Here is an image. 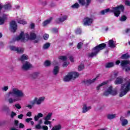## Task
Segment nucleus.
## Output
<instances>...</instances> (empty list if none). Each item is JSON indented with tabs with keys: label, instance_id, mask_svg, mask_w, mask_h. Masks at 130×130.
<instances>
[{
	"label": "nucleus",
	"instance_id": "36",
	"mask_svg": "<svg viewBox=\"0 0 130 130\" xmlns=\"http://www.w3.org/2000/svg\"><path fill=\"white\" fill-rule=\"evenodd\" d=\"M59 59H61V60H62L63 61H67V57L66 56H59L58 57Z\"/></svg>",
	"mask_w": 130,
	"mask_h": 130
},
{
	"label": "nucleus",
	"instance_id": "26",
	"mask_svg": "<svg viewBox=\"0 0 130 130\" xmlns=\"http://www.w3.org/2000/svg\"><path fill=\"white\" fill-rule=\"evenodd\" d=\"M51 116H52V113L49 112L48 113V114L46 115V117H44V120H50L51 118Z\"/></svg>",
	"mask_w": 130,
	"mask_h": 130
},
{
	"label": "nucleus",
	"instance_id": "44",
	"mask_svg": "<svg viewBox=\"0 0 130 130\" xmlns=\"http://www.w3.org/2000/svg\"><path fill=\"white\" fill-rule=\"evenodd\" d=\"M36 129H41L42 128L41 125L40 124H38L35 126Z\"/></svg>",
	"mask_w": 130,
	"mask_h": 130
},
{
	"label": "nucleus",
	"instance_id": "60",
	"mask_svg": "<svg viewBox=\"0 0 130 130\" xmlns=\"http://www.w3.org/2000/svg\"><path fill=\"white\" fill-rule=\"evenodd\" d=\"M31 120H32V118H26V119H25L26 122H27V123L30 122V121H31Z\"/></svg>",
	"mask_w": 130,
	"mask_h": 130
},
{
	"label": "nucleus",
	"instance_id": "15",
	"mask_svg": "<svg viewBox=\"0 0 130 130\" xmlns=\"http://www.w3.org/2000/svg\"><path fill=\"white\" fill-rule=\"evenodd\" d=\"M91 108L92 107H91L90 106L88 107L87 106V104H85L83 105L82 112V113H86V112H88V111H89V110H90V109H91Z\"/></svg>",
	"mask_w": 130,
	"mask_h": 130
},
{
	"label": "nucleus",
	"instance_id": "58",
	"mask_svg": "<svg viewBox=\"0 0 130 130\" xmlns=\"http://www.w3.org/2000/svg\"><path fill=\"white\" fill-rule=\"evenodd\" d=\"M52 31L53 33H57L58 30L57 28H54L52 29Z\"/></svg>",
	"mask_w": 130,
	"mask_h": 130
},
{
	"label": "nucleus",
	"instance_id": "21",
	"mask_svg": "<svg viewBox=\"0 0 130 130\" xmlns=\"http://www.w3.org/2000/svg\"><path fill=\"white\" fill-rule=\"evenodd\" d=\"M120 120L121 122L122 126H125L128 123V121L126 119H124L123 117H121Z\"/></svg>",
	"mask_w": 130,
	"mask_h": 130
},
{
	"label": "nucleus",
	"instance_id": "28",
	"mask_svg": "<svg viewBox=\"0 0 130 130\" xmlns=\"http://www.w3.org/2000/svg\"><path fill=\"white\" fill-rule=\"evenodd\" d=\"M114 66V63L113 62H109L107 63L105 65V68L106 69H109L110 68H112Z\"/></svg>",
	"mask_w": 130,
	"mask_h": 130
},
{
	"label": "nucleus",
	"instance_id": "1",
	"mask_svg": "<svg viewBox=\"0 0 130 130\" xmlns=\"http://www.w3.org/2000/svg\"><path fill=\"white\" fill-rule=\"evenodd\" d=\"M8 96L10 98L8 99V102L10 104L16 102V101H21V98L25 97V94L23 91L17 88H13L11 91L8 93Z\"/></svg>",
	"mask_w": 130,
	"mask_h": 130
},
{
	"label": "nucleus",
	"instance_id": "23",
	"mask_svg": "<svg viewBox=\"0 0 130 130\" xmlns=\"http://www.w3.org/2000/svg\"><path fill=\"white\" fill-rule=\"evenodd\" d=\"M62 128V126H61V124H59L56 125H54L51 130H60Z\"/></svg>",
	"mask_w": 130,
	"mask_h": 130
},
{
	"label": "nucleus",
	"instance_id": "41",
	"mask_svg": "<svg viewBox=\"0 0 130 130\" xmlns=\"http://www.w3.org/2000/svg\"><path fill=\"white\" fill-rule=\"evenodd\" d=\"M30 105L33 107L34 105H36V102L35 101V99H34L33 101L30 102Z\"/></svg>",
	"mask_w": 130,
	"mask_h": 130
},
{
	"label": "nucleus",
	"instance_id": "62",
	"mask_svg": "<svg viewBox=\"0 0 130 130\" xmlns=\"http://www.w3.org/2000/svg\"><path fill=\"white\" fill-rule=\"evenodd\" d=\"M70 59L71 60V61H72V62H74V61H75V59L74 58V57L71 56L70 57Z\"/></svg>",
	"mask_w": 130,
	"mask_h": 130
},
{
	"label": "nucleus",
	"instance_id": "9",
	"mask_svg": "<svg viewBox=\"0 0 130 130\" xmlns=\"http://www.w3.org/2000/svg\"><path fill=\"white\" fill-rule=\"evenodd\" d=\"M104 96H108V95L116 96V95H117V91L116 90H112V86H110L107 91L104 93Z\"/></svg>",
	"mask_w": 130,
	"mask_h": 130
},
{
	"label": "nucleus",
	"instance_id": "25",
	"mask_svg": "<svg viewBox=\"0 0 130 130\" xmlns=\"http://www.w3.org/2000/svg\"><path fill=\"white\" fill-rule=\"evenodd\" d=\"M28 58V55L26 54H23L19 58V60H21V61H24V60H27Z\"/></svg>",
	"mask_w": 130,
	"mask_h": 130
},
{
	"label": "nucleus",
	"instance_id": "19",
	"mask_svg": "<svg viewBox=\"0 0 130 130\" xmlns=\"http://www.w3.org/2000/svg\"><path fill=\"white\" fill-rule=\"evenodd\" d=\"M68 19V16L64 15L62 17H60L56 20L57 23H62Z\"/></svg>",
	"mask_w": 130,
	"mask_h": 130
},
{
	"label": "nucleus",
	"instance_id": "34",
	"mask_svg": "<svg viewBox=\"0 0 130 130\" xmlns=\"http://www.w3.org/2000/svg\"><path fill=\"white\" fill-rule=\"evenodd\" d=\"M30 39L31 40H35V39H36V34L35 33H31L30 35Z\"/></svg>",
	"mask_w": 130,
	"mask_h": 130
},
{
	"label": "nucleus",
	"instance_id": "51",
	"mask_svg": "<svg viewBox=\"0 0 130 130\" xmlns=\"http://www.w3.org/2000/svg\"><path fill=\"white\" fill-rule=\"evenodd\" d=\"M2 109L4 111H6V110H8L9 109V107H8L7 106H3Z\"/></svg>",
	"mask_w": 130,
	"mask_h": 130
},
{
	"label": "nucleus",
	"instance_id": "6",
	"mask_svg": "<svg viewBox=\"0 0 130 130\" xmlns=\"http://www.w3.org/2000/svg\"><path fill=\"white\" fill-rule=\"evenodd\" d=\"M120 66L123 70H125V72H128L130 70V60H123L120 62Z\"/></svg>",
	"mask_w": 130,
	"mask_h": 130
},
{
	"label": "nucleus",
	"instance_id": "33",
	"mask_svg": "<svg viewBox=\"0 0 130 130\" xmlns=\"http://www.w3.org/2000/svg\"><path fill=\"white\" fill-rule=\"evenodd\" d=\"M116 116L115 114H109L107 116L108 119H113V118H115Z\"/></svg>",
	"mask_w": 130,
	"mask_h": 130
},
{
	"label": "nucleus",
	"instance_id": "32",
	"mask_svg": "<svg viewBox=\"0 0 130 130\" xmlns=\"http://www.w3.org/2000/svg\"><path fill=\"white\" fill-rule=\"evenodd\" d=\"M72 9H79L80 8V5L76 3L71 6Z\"/></svg>",
	"mask_w": 130,
	"mask_h": 130
},
{
	"label": "nucleus",
	"instance_id": "3",
	"mask_svg": "<svg viewBox=\"0 0 130 130\" xmlns=\"http://www.w3.org/2000/svg\"><path fill=\"white\" fill-rule=\"evenodd\" d=\"M106 47V44L105 43L101 44L92 49V51L91 53H88L87 54L88 57H93V56H96L100 51L103 50Z\"/></svg>",
	"mask_w": 130,
	"mask_h": 130
},
{
	"label": "nucleus",
	"instance_id": "5",
	"mask_svg": "<svg viewBox=\"0 0 130 130\" xmlns=\"http://www.w3.org/2000/svg\"><path fill=\"white\" fill-rule=\"evenodd\" d=\"M79 77V74L77 72H71L65 76L63 79L64 82H70L71 80H75Z\"/></svg>",
	"mask_w": 130,
	"mask_h": 130
},
{
	"label": "nucleus",
	"instance_id": "7",
	"mask_svg": "<svg viewBox=\"0 0 130 130\" xmlns=\"http://www.w3.org/2000/svg\"><path fill=\"white\" fill-rule=\"evenodd\" d=\"M16 39L17 41L20 40L22 42H26L29 40V35L27 34H24V32H21L19 36L16 37Z\"/></svg>",
	"mask_w": 130,
	"mask_h": 130
},
{
	"label": "nucleus",
	"instance_id": "24",
	"mask_svg": "<svg viewBox=\"0 0 130 130\" xmlns=\"http://www.w3.org/2000/svg\"><path fill=\"white\" fill-rule=\"evenodd\" d=\"M40 117H43V114L41 113H39L37 115H35L34 117V119L35 121H38V120Z\"/></svg>",
	"mask_w": 130,
	"mask_h": 130
},
{
	"label": "nucleus",
	"instance_id": "59",
	"mask_svg": "<svg viewBox=\"0 0 130 130\" xmlns=\"http://www.w3.org/2000/svg\"><path fill=\"white\" fill-rule=\"evenodd\" d=\"M26 116H28L29 117L32 116V112H28L26 114Z\"/></svg>",
	"mask_w": 130,
	"mask_h": 130
},
{
	"label": "nucleus",
	"instance_id": "39",
	"mask_svg": "<svg viewBox=\"0 0 130 130\" xmlns=\"http://www.w3.org/2000/svg\"><path fill=\"white\" fill-rule=\"evenodd\" d=\"M108 12H109V9H106L105 10L102 11L101 14L102 15H105V14L108 13Z\"/></svg>",
	"mask_w": 130,
	"mask_h": 130
},
{
	"label": "nucleus",
	"instance_id": "30",
	"mask_svg": "<svg viewBox=\"0 0 130 130\" xmlns=\"http://www.w3.org/2000/svg\"><path fill=\"white\" fill-rule=\"evenodd\" d=\"M50 47V43H46L45 44H44L43 46V49H48Z\"/></svg>",
	"mask_w": 130,
	"mask_h": 130
},
{
	"label": "nucleus",
	"instance_id": "31",
	"mask_svg": "<svg viewBox=\"0 0 130 130\" xmlns=\"http://www.w3.org/2000/svg\"><path fill=\"white\" fill-rule=\"evenodd\" d=\"M106 84H107V82H104L101 83L100 85H99L97 86L96 89L98 90H100V88H101V87H103V86H104V85H106Z\"/></svg>",
	"mask_w": 130,
	"mask_h": 130
},
{
	"label": "nucleus",
	"instance_id": "8",
	"mask_svg": "<svg viewBox=\"0 0 130 130\" xmlns=\"http://www.w3.org/2000/svg\"><path fill=\"white\" fill-rule=\"evenodd\" d=\"M9 49L12 51H15L17 53L22 54L24 53V48L21 47H16L15 46H10Z\"/></svg>",
	"mask_w": 130,
	"mask_h": 130
},
{
	"label": "nucleus",
	"instance_id": "10",
	"mask_svg": "<svg viewBox=\"0 0 130 130\" xmlns=\"http://www.w3.org/2000/svg\"><path fill=\"white\" fill-rule=\"evenodd\" d=\"M31 68L32 64L28 61L23 62L21 67V69L23 71H28V70H30Z\"/></svg>",
	"mask_w": 130,
	"mask_h": 130
},
{
	"label": "nucleus",
	"instance_id": "43",
	"mask_svg": "<svg viewBox=\"0 0 130 130\" xmlns=\"http://www.w3.org/2000/svg\"><path fill=\"white\" fill-rule=\"evenodd\" d=\"M44 124H46V125L51 124V121H49V120H45Z\"/></svg>",
	"mask_w": 130,
	"mask_h": 130
},
{
	"label": "nucleus",
	"instance_id": "52",
	"mask_svg": "<svg viewBox=\"0 0 130 130\" xmlns=\"http://www.w3.org/2000/svg\"><path fill=\"white\" fill-rule=\"evenodd\" d=\"M117 75H118V73L117 72H114L113 73L112 77H113V78L114 79V78H116V77H117Z\"/></svg>",
	"mask_w": 130,
	"mask_h": 130
},
{
	"label": "nucleus",
	"instance_id": "18",
	"mask_svg": "<svg viewBox=\"0 0 130 130\" xmlns=\"http://www.w3.org/2000/svg\"><path fill=\"white\" fill-rule=\"evenodd\" d=\"M122 83H123V78L121 77H118L117 78L115 81V84H116V85H119L120 84H122Z\"/></svg>",
	"mask_w": 130,
	"mask_h": 130
},
{
	"label": "nucleus",
	"instance_id": "27",
	"mask_svg": "<svg viewBox=\"0 0 130 130\" xmlns=\"http://www.w3.org/2000/svg\"><path fill=\"white\" fill-rule=\"evenodd\" d=\"M129 57H130L129 54H128V53H125L122 55L120 58H121V59H128Z\"/></svg>",
	"mask_w": 130,
	"mask_h": 130
},
{
	"label": "nucleus",
	"instance_id": "46",
	"mask_svg": "<svg viewBox=\"0 0 130 130\" xmlns=\"http://www.w3.org/2000/svg\"><path fill=\"white\" fill-rule=\"evenodd\" d=\"M82 46H83V43H82L81 42L78 43V45H77L78 49H81V48H82Z\"/></svg>",
	"mask_w": 130,
	"mask_h": 130
},
{
	"label": "nucleus",
	"instance_id": "47",
	"mask_svg": "<svg viewBox=\"0 0 130 130\" xmlns=\"http://www.w3.org/2000/svg\"><path fill=\"white\" fill-rule=\"evenodd\" d=\"M15 107L17 108V109H21V108H22V107L21 106V105H20V104H15Z\"/></svg>",
	"mask_w": 130,
	"mask_h": 130
},
{
	"label": "nucleus",
	"instance_id": "40",
	"mask_svg": "<svg viewBox=\"0 0 130 130\" xmlns=\"http://www.w3.org/2000/svg\"><path fill=\"white\" fill-rule=\"evenodd\" d=\"M19 24H22V25H25L26 24H27V22H26L25 20H19L18 21Z\"/></svg>",
	"mask_w": 130,
	"mask_h": 130
},
{
	"label": "nucleus",
	"instance_id": "2",
	"mask_svg": "<svg viewBox=\"0 0 130 130\" xmlns=\"http://www.w3.org/2000/svg\"><path fill=\"white\" fill-rule=\"evenodd\" d=\"M130 91V79L127 80L126 82L121 85V88L119 92V96L123 97Z\"/></svg>",
	"mask_w": 130,
	"mask_h": 130
},
{
	"label": "nucleus",
	"instance_id": "48",
	"mask_svg": "<svg viewBox=\"0 0 130 130\" xmlns=\"http://www.w3.org/2000/svg\"><path fill=\"white\" fill-rule=\"evenodd\" d=\"M16 115H17V113H15L14 112H11V118H14V117H15V116H16Z\"/></svg>",
	"mask_w": 130,
	"mask_h": 130
},
{
	"label": "nucleus",
	"instance_id": "56",
	"mask_svg": "<svg viewBox=\"0 0 130 130\" xmlns=\"http://www.w3.org/2000/svg\"><path fill=\"white\" fill-rule=\"evenodd\" d=\"M98 107L100 110H102V109H103V108L104 107V105H102L101 106L98 105Z\"/></svg>",
	"mask_w": 130,
	"mask_h": 130
},
{
	"label": "nucleus",
	"instance_id": "29",
	"mask_svg": "<svg viewBox=\"0 0 130 130\" xmlns=\"http://www.w3.org/2000/svg\"><path fill=\"white\" fill-rule=\"evenodd\" d=\"M51 20H52V18H50L47 20L45 21L43 23V26L45 27L47 25H48V24H50V22H51Z\"/></svg>",
	"mask_w": 130,
	"mask_h": 130
},
{
	"label": "nucleus",
	"instance_id": "14",
	"mask_svg": "<svg viewBox=\"0 0 130 130\" xmlns=\"http://www.w3.org/2000/svg\"><path fill=\"white\" fill-rule=\"evenodd\" d=\"M17 23H16L15 21H12L10 23V29L12 32H16L17 30Z\"/></svg>",
	"mask_w": 130,
	"mask_h": 130
},
{
	"label": "nucleus",
	"instance_id": "20",
	"mask_svg": "<svg viewBox=\"0 0 130 130\" xmlns=\"http://www.w3.org/2000/svg\"><path fill=\"white\" fill-rule=\"evenodd\" d=\"M58 73H59V67L55 66L52 71L53 75L54 76H57Z\"/></svg>",
	"mask_w": 130,
	"mask_h": 130
},
{
	"label": "nucleus",
	"instance_id": "57",
	"mask_svg": "<svg viewBox=\"0 0 130 130\" xmlns=\"http://www.w3.org/2000/svg\"><path fill=\"white\" fill-rule=\"evenodd\" d=\"M63 68H67V67H68V66H69V63H68V62H64L63 63Z\"/></svg>",
	"mask_w": 130,
	"mask_h": 130
},
{
	"label": "nucleus",
	"instance_id": "11",
	"mask_svg": "<svg viewBox=\"0 0 130 130\" xmlns=\"http://www.w3.org/2000/svg\"><path fill=\"white\" fill-rule=\"evenodd\" d=\"M35 100L36 101V105L40 106L41 104H42L45 100V97L41 96L40 98H35Z\"/></svg>",
	"mask_w": 130,
	"mask_h": 130
},
{
	"label": "nucleus",
	"instance_id": "63",
	"mask_svg": "<svg viewBox=\"0 0 130 130\" xmlns=\"http://www.w3.org/2000/svg\"><path fill=\"white\" fill-rule=\"evenodd\" d=\"M24 126H25V125H24V124H23V123H20L19 124V127H20V128H23V127H24Z\"/></svg>",
	"mask_w": 130,
	"mask_h": 130
},
{
	"label": "nucleus",
	"instance_id": "45",
	"mask_svg": "<svg viewBox=\"0 0 130 130\" xmlns=\"http://www.w3.org/2000/svg\"><path fill=\"white\" fill-rule=\"evenodd\" d=\"M82 33V30L80 28H78L76 30V34H81Z\"/></svg>",
	"mask_w": 130,
	"mask_h": 130
},
{
	"label": "nucleus",
	"instance_id": "17",
	"mask_svg": "<svg viewBox=\"0 0 130 130\" xmlns=\"http://www.w3.org/2000/svg\"><path fill=\"white\" fill-rule=\"evenodd\" d=\"M39 75H40V73L39 72H34L30 74V78L32 79V80H35V79H37L39 77Z\"/></svg>",
	"mask_w": 130,
	"mask_h": 130
},
{
	"label": "nucleus",
	"instance_id": "49",
	"mask_svg": "<svg viewBox=\"0 0 130 130\" xmlns=\"http://www.w3.org/2000/svg\"><path fill=\"white\" fill-rule=\"evenodd\" d=\"M5 18H0V25H3L5 23Z\"/></svg>",
	"mask_w": 130,
	"mask_h": 130
},
{
	"label": "nucleus",
	"instance_id": "53",
	"mask_svg": "<svg viewBox=\"0 0 130 130\" xmlns=\"http://www.w3.org/2000/svg\"><path fill=\"white\" fill-rule=\"evenodd\" d=\"M9 89V86H4L3 88H2L3 91H8Z\"/></svg>",
	"mask_w": 130,
	"mask_h": 130
},
{
	"label": "nucleus",
	"instance_id": "4",
	"mask_svg": "<svg viewBox=\"0 0 130 130\" xmlns=\"http://www.w3.org/2000/svg\"><path fill=\"white\" fill-rule=\"evenodd\" d=\"M124 10V7L122 5H120L116 7H112L111 12L114 13L115 17H119L120 15V11L123 12Z\"/></svg>",
	"mask_w": 130,
	"mask_h": 130
},
{
	"label": "nucleus",
	"instance_id": "61",
	"mask_svg": "<svg viewBox=\"0 0 130 130\" xmlns=\"http://www.w3.org/2000/svg\"><path fill=\"white\" fill-rule=\"evenodd\" d=\"M125 5L126 6H128V7H130V2L129 1H125Z\"/></svg>",
	"mask_w": 130,
	"mask_h": 130
},
{
	"label": "nucleus",
	"instance_id": "54",
	"mask_svg": "<svg viewBox=\"0 0 130 130\" xmlns=\"http://www.w3.org/2000/svg\"><path fill=\"white\" fill-rule=\"evenodd\" d=\"M55 6H56V4H55V3H54V2H51L50 4V6L51 8H54V7H55Z\"/></svg>",
	"mask_w": 130,
	"mask_h": 130
},
{
	"label": "nucleus",
	"instance_id": "42",
	"mask_svg": "<svg viewBox=\"0 0 130 130\" xmlns=\"http://www.w3.org/2000/svg\"><path fill=\"white\" fill-rule=\"evenodd\" d=\"M50 61L47 60L45 62V67H50Z\"/></svg>",
	"mask_w": 130,
	"mask_h": 130
},
{
	"label": "nucleus",
	"instance_id": "64",
	"mask_svg": "<svg viewBox=\"0 0 130 130\" xmlns=\"http://www.w3.org/2000/svg\"><path fill=\"white\" fill-rule=\"evenodd\" d=\"M42 128L44 130H48V126H42Z\"/></svg>",
	"mask_w": 130,
	"mask_h": 130
},
{
	"label": "nucleus",
	"instance_id": "13",
	"mask_svg": "<svg viewBox=\"0 0 130 130\" xmlns=\"http://www.w3.org/2000/svg\"><path fill=\"white\" fill-rule=\"evenodd\" d=\"M91 1L92 0H79L78 2L81 6H85L87 8L91 4Z\"/></svg>",
	"mask_w": 130,
	"mask_h": 130
},
{
	"label": "nucleus",
	"instance_id": "12",
	"mask_svg": "<svg viewBox=\"0 0 130 130\" xmlns=\"http://www.w3.org/2000/svg\"><path fill=\"white\" fill-rule=\"evenodd\" d=\"M93 23V19L90 18L86 17L83 20V25L84 26H90Z\"/></svg>",
	"mask_w": 130,
	"mask_h": 130
},
{
	"label": "nucleus",
	"instance_id": "16",
	"mask_svg": "<svg viewBox=\"0 0 130 130\" xmlns=\"http://www.w3.org/2000/svg\"><path fill=\"white\" fill-rule=\"evenodd\" d=\"M96 81V78H94L93 79H88L86 80L83 81V83L85 84V85H91V84H93Z\"/></svg>",
	"mask_w": 130,
	"mask_h": 130
},
{
	"label": "nucleus",
	"instance_id": "38",
	"mask_svg": "<svg viewBox=\"0 0 130 130\" xmlns=\"http://www.w3.org/2000/svg\"><path fill=\"white\" fill-rule=\"evenodd\" d=\"M126 16L123 15L120 18V21H121V22H124V21H126Z\"/></svg>",
	"mask_w": 130,
	"mask_h": 130
},
{
	"label": "nucleus",
	"instance_id": "35",
	"mask_svg": "<svg viewBox=\"0 0 130 130\" xmlns=\"http://www.w3.org/2000/svg\"><path fill=\"white\" fill-rule=\"evenodd\" d=\"M85 69V66H84V64H80L78 66V71H83Z\"/></svg>",
	"mask_w": 130,
	"mask_h": 130
},
{
	"label": "nucleus",
	"instance_id": "50",
	"mask_svg": "<svg viewBox=\"0 0 130 130\" xmlns=\"http://www.w3.org/2000/svg\"><path fill=\"white\" fill-rule=\"evenodd\" d=\"M43 37L45 40H47L49 37V36L48 34H46L44 35Z\"/></svg>",
	"mask_w": 130,
	"mask_h": 130
},
{
	"label": "nucleus",
	"instance_id": "55",
	"mask_svg": "<svg viewBox=\"0 0 130 130\" xmlns=\"http://www.w3.org/2000/svg\"><path fill=\"white\" fill-rule=\"evenodd\" d=\"M23 117H24V115H23V114H21L18 116V118H19V119H23Z\"/></svg>",
	"mask_w": 130,
	"mask_h": 130
},
{
	"label": "nucleus",
	"instance_id": "22",
	"mask_svg": "<svg viewBox=\"0 0 130 130\" xmlns=\"http://www.w3.org/2000/svg\"><path fill=\"white\" fill-rule=\"evenodd\" d=\"M108 44L109 47H111V48H114L115 46H116V44L114 41L113 40H110L108 42Z\"/></svg>",
	"mask_w": 130,
	"mask_h": 130
},
{
	"label": "nucleus",
	"instance_id": "37",
	"mask_svg": "<svg viewBox=\"0 0 130 130\" xmlns=\"http://www.w3.org/2000/svg\"><path fill=\"white\" fill-rule=\"evenodd\" d=\"M3 8H4L5 10H10L12 6L10 4H6L3 6Z\"/></svg>",
	"mask_w": 130,
	"mask_h": 130
}]
</instances>
